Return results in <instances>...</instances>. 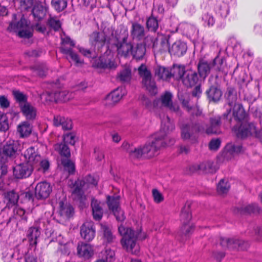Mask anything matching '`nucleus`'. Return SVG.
Returning a JSON list of instances; mask_svg holds the SVG:
<instances>
[{"mask_svg":"<svg viewBox=\"0 0 262 262\" xmlns=\"http://www.w3.org/2000/svg\"><path fill=\"white\" fill-rule=\"evenodd\" d=\"M174 129V125L168 116L161 120L160 131L152 135L149 140L143 145L128 151L132 158L149 159L159 154L162 147L171 146L174 143V139L168 135Z\"/></svg>","mask_w":262,"mask_h":262,"instance_id":"1","label":"nucleus"},{"mask_svg":"<svg viewBox=\"0 0 262 262\" xmlns=\"http://www.w3.org/2000/svg\"><path fill=\"white\" fill-rule=\"evenodd\" d=\"M210 125L205 129L198 124L192 123L184 125L181 128V136L184 140H188L193 137L196 133H202L204 131L207 134H218L221 133V117L216 116L211 118L210 120Z\"/></svg>","mask_w":262,"mask_h":262,"instance_id":"2","label":"nucleus"},{"mask_svg":"<svg viewBox=\"0 0 262 262\" xmlns=\"http://www.w3.org/2000/svg\"><path fill=\"white\" fill-rule=\"evenodd\" d=\"M98 178L89 174L82 179H78L77 181H70L69 185L71 188L72 196L74 200L84 203L86 200V196L84 194V190L88 189L91 186H94L97 185Z\"/></svg>","mask_w":262,"mask_h":262,"instance_id":"3","label":"nucleus"},{"mask_svg":"<svg viewBox=\"0 0 262 262\" xmlns=\"http://www.w3.org/2000/svg\"><path fill=\"white\" fill-rule=\"evenodd\" d=\"M118 231L122 236L121 243L123 247L134 254H138L140 247L136 243L137 237L135 232L132 229L123 226L118 227Z\"/></svg>","mask_w":262,"mask_h":262,"instance_id":"4","label":"nucleus"},{"mask_svg":"<svg viewBox=\"0 0 262 262\" xmlns=\"http://www.w3.org/2000/svg\"><path fill=\"white\" fill-rule=\"evenodd\" d=\"M17 15L13 14V21L10 24L8 30L17 33L18 36L21 38H29L32 37V29L30 26V21L26 19L24 16L21 17L20 20L16 21Z\"/></svg>","mask_w":262,"mask_h":262,"instance_id":"5","label":"nucleus"},{"mask_svg":"<svg viewBox=\"0 0 262 262\" xmlns=\"http://www.w3.org/2000/svg\"><path fill=\"white\" fill-rule=\"evenodd\" d=\"M23 145L18 141L9 140L0 147V161L5 163L15 157L17 152L21 151Z\"/></svg>","mask_w":262,"mask_h":262,"instance_id":"6","label":"nucleus"},{"mask_svg":"<svg viewBox=\"0 0 262 262\" xmlns=\"http://www.w3.org/2000/svg\"><path fill=\"white\" fill-rule=\"evenodd\" d=\"M228 102L227 107V113L224 114V117L228 118V116L231 114L232 109V115L236 120L239 121L244 120L246 117V113L243 106L239 103H236V97L231 94V91H229Z\"/></svg>","mask_w":262,"mask_h":262,"instance_id":"7","label":"nucleus"},{"mask_svg":"<svg viewBox=\"0 0 262 262\" xmlns=\"http://www.w3.org/2000/svg\"><path fill=\"white\" fill-rule=\"evenodd\" d=\"M233 130L238 138H244L249 136H254L262 141V129L257 130L254 123H243L234 127Z\"/></svg>","mask_w":262,"mask_h":262,"instance_id":"8","label":"nucleus"},{"mask_svg":"<svg viewBox=\"0 0 262 262\" xmlns=\"http://www.w3.org/2000/svg\"><path fill=\"white\" fill-rule=\"evenodd\" d=\"M203 3L212 7L216 15L225 19L230 13L227 0H203Z\"/></svg>","mask_w":262,"mask_h":262,"instance_id":"9","label":"nucleus"},{"mask_svg":"<svg viewBox=\"0 0 262 262\" xmlns=\"http://www.w3.org/2000/svg\"><path fill=\"white\" fill-rule=\"evenodd\" d=\"M115 58L114 53L107 47V50L102 57L93 59V67L97 69H111L114 67Z\"/></svg>","mask_w":262,"mask_h":262,"instance_id":"10","label":"nucleus"},{"mask_svg":"<svg viewBox=\"0 0 262 262\" xmlns=\"http://www.w3.org/2000/svg\"><path fill=\"white\" fill-rule=\"evenodd\" d=\"M139 74L142 78V83L151 95L157 93V89L154 81L151 80L150 72L145 65L142 64L138 68Z\"/></svg>","mask_w":262,"mask_h":262,"instance_id":"11","label":"nucleus"},{"mask_svg":"<svg viewBox=\"0 0 262 262\" xmlns=\"http://www.w3.org/2000/svg\"><path fill=\"white\" fill-rule=\"evenodd\" d=\"M191 218L189 205L186 204L182 208L180 214V220L182 223L181 232L185 235H189L193 230L194 227L190 223Z\"/></svg>","mask_w":262,"mask_h":262,"instance_id":"12","label":"nucleus"},{"mask_svg":"<svg viewBox=\"0 0 262 262\" xmlns=\"http://www.w3.org/2000/svg\"><path fill=\"white\" fill-rule=\"evenodd\" d=\"M62 45L60 47L61 52L66 55H69L71 58L77 64H81L82 61L80 59L78 55L73 52L71 47H74L75 43L69 37L66 36L61 38Z\"/></svg>","mask_w":262,"mask_h":262,"instance_id":"13","label":"nucleus"},{"mask_svg":"<svg viewBox=\"0 0 262 262\" xmlns=\"http://www.w3.org/2000/svg\"><path fill=\"white\" fill-rule=\"evenodd\" d=\"M33 171V167L29 163H22L15 166L13 168V174L17 179L29 177Z\"/></svg>","mask_w":262,"mask_h":262,"instance_id":"14","label":"nucleus"},{"mask_svg":"<svg viewBox=\"0 0 262 262\" xmlns=\"http://www.w3.org/2000/svg\"><path fill=\"white\" fill-rule=\"evenodd\" d=\"M107 40V35L104 31L93 32L90 36V42L94 48L99 50L105 43Z\"/></svg>","mask_w":262,"mask_h":262,"instance_id":"15","label":"nucleus"},{"mask_svg":"<svg viewBox=\"0 0 262 262\" xmlns=\"http://www.w3.org/2000/svg\"><path fill=\"white\" fill-rule=\"evenodd\" d=\"M243 150V147L241 145L229 143L224 148L222 156L225 159L230 160L236 155L242 152Z\"/></svg>","mask_w":262,"mask_h":262,"instance_id":"16","label":"nucleus"},{"mask_svg":"<svg viewBox=\"0 0 262 262\" xmlns=\"http://www.w3.org/2000/svg\"><path fill=\"white\" fill-rule=\"evenodd\" d=\"M178 97L182 102L183 106L188 113L192 116H200L202 114V111L197 106L190 107L189 103V95L187 93L183 94L181 92L178 93Z\"/></svg>","mask_w":262,"mask_h":262,"instance_id":"17","label":"nucleus"},{"mask_svg":"<svg viewBox=\"0 0 262 262\" xmlns=\"http://www.w3.org/2000/svg\"><path fill=\"white\" fill-rule=\"evenodd\" d=\"M52 190V187L49 183L41 182L37 184L35 187V196L38 199L47 198Z\"/></svg>","mask_w":262,"mask_h":262,"instance_id":"18","label":"nucleus"},{"mask_svg":"<svg viewBox=\"0 0 262 262\" xmlns=\"http://www.w3.org/2000/svg\"><path fill=\"white\" fill-rule=\"evenodd\" d=\"M81 237L86 241H91L95 237V230L94 223L92 222H86L82 225L80 230Z\"/></svg>","mask_w":262,"mask_h":262,"instance_id":"19","label":"nucleus"},{"mask_svg":"<svg viewBox=\"0 0 262 262\" xmlns=\"http://www.w3.org/2000/svg\"><path fill=\"white\" fill-rule=\"evenodd\" d=\"M213 165L211 162H204L191 165L190 169L191 172L199 171L203 173H213L216 171V168Z\"/></svg>","mask_w":262,"mask_h":262,"instance_id":"20","label":"nucleus"},{"mask_svg":"<svg viewBox=\"0 0 262 262\" xmlns=\"http://www.w3.org/2000/svg\"><path fill=\"white\" fill-rule=\"evenodd\" d=\"M187 49V45L184 42L177 40L169 48L168 51L171 55L180 57L186 53Z\"/></svg>","mask_w":262,"mask_h":262,"instance_id":"21","label":"nucleus"},{"mask_svg":"<svg viewBox=\"0 0 262 262\" xmlns=\"http://www.w3.org/2000/svg\"><path fill=\"white\" fill-rule=\"evenodd\" d=\"M21 257L17 249H6L2 253L4 262H19V259Z\"/></svg>","mask_w":262,"mask_h":262,"instance_id":"22","label":"nucleus"},{"mask_svg":"<svg viewBox=\"0 0 262 262\" xmlns=\"http://www.w3.org/2000/svg\"><path fill=\"white\" fill-rule=\"evenodd\" d=\"M182 81L187 87L193 86L199 81L198 74L192 70H187L186 75L183 77Z\"/></svg>","mask_w":262,"mask_h":262,"instance_id":"23","label":"nucleus"},{"mask_svg":"<svg viewBox=\"0 0 262 262\" xmlns=\"http://www.w3.org/2000/svg\"><path fill=\"white\" fill-rule=\"evenodd\" d=\"M130 35L134 40H140L143 39L145 35L144 27L138 23H133Z\"/></svg>","mask_w":262,"mask_h":262,"instance_id":"24","label":"nucleus"},{"mask_svg":"<svg viewBox=\"0 0 262 262\" xmlns=\"http://www.w3.org/2000/svg\"><path fill=\"white\" fill-rule=\"evenodd\" d=\"M59 207V214L63 220H67L73 216L74 209L70 204L60 202Z\"/></svg>","mask_w":262,"mask_h":262,"instance_id":"25","label":"nucleus"},{"mask_svg":"<svg viewBox=\"0 0 262 262\" xmlns=\"http://www.w3.org/2000/svg\"><path fill=\"white\" fill-rule=\"evenodd\" d=\"M172 94L168 92H165L161 97V101L163 106L168 107L170 111L177 112L179 110V106L176 103H172Z\"/></svg>","mask_w":262,"mask_h":262,"instance_id":"26","label":"nucleus"},{"mask_svg":"<svg viewBox=\"0 0 262 262\" xmlns=\"http://www.w3.org/2000/svg\"><path fill=\"white\" fill-rule=\"evenodd\" d=\"M31 165L33 167V170L35 169L45 173L48 170L50 163L47 159H42L40 155L39 158L36 159Z\"/></svg>","mask_w":262,"mask_h":262,"instance_id":"27","label":"nucleus"},{"mask_svg":"<svg viewBox=\"0 0 262 262\" xmlns=\"http://www.w3.org/2000/svg\"><path fill=\"white\" fill-rule=\"evenodd\" d=\"M26 163L31 165L37 158H39L40 155L36 151L34 147L30 146L22 154Z\"/></svg>","mask_w":262,"mask_h":262,"instance_id":"28","label":"nucleus"},{"mask_svg":"<svg viewBox=\"0 0 262 262\" xmlns=\"http://www.w3.org/2000/svg\"><path fill=\"white\" fill-rule=\"evenodd\" d=\"M77 253L80 256L89 258L93 255L94 251L91 245L81 243L77 246Z\"/></svg>","mask_w":262,"mask_h":262,"instance_id":"29","label":"nucleus"},{"mask_svg":"<svg viewBox=\"0 0 262 262\" xmlns=\"http://www.w3.org/2000/svg\"><path fill=\"white\" fill-rule=\"evenodd\" d=\"M53 124L55 126H61L64 130H70L72 128V121L61 116H56L54 117Z\"/></svg>","mask_w":262,"mask_h":262,"instance_id":"30","label":"nucleus"},{"mask_svg":"<svg viewBox=\"0 0 262 262\" xmlns=\"http://www.w3.org/2000/svg\"><path fill=\"white\" fill-rule=\"evenodd\" d=\"M116 47H117L118 54L121 56H127L131 54L133 46L126 42V38L125 37L120 43L116 42Z\"/></svg>","mask_w":262,"mask_h":262,"instance_id":"31","label":"nucleus"},{"mask_svg":"<svg viewBox=\"0 0 262 262\" xmlns=\"http://www.w3.org/2000/svg\"><path fill=\"white\" fill-rule=\"evenodd\" d=\"M186 71L185 66L174 64L170 69L171 77L178 80H182L183 77L186 75Z\"/></svg>","mask_w":262,"mask_h":262,"instance_id":"32","label":"nucleus"},{"mask_svg":"<svg viewBox=\"0 0 262 262\" xmlns=\"http://www.w3.org/2000/svg\"><path fill=\"white\" fill-rule=\"evenodd\" d=\"M21 110L26 118L28 120L34 119L36 115V110L34 107L29 103H25L20 105Z\"/></svg>","mask_w":262,"mask_h":262,"instance_id":"33","label":"nucleus"},{"mask_svg":"<svg viewBox=\"0 0 262 262\" xmlns=\"http://www.w3.org/2000/svg\"><path fill=\"white\" fill-rule=\"evenodd\" d=\"M40 234V228L38 227H31L29 228L27 232V236L30 241V245H36L37 239Z\"/></svg>","mask_w":262,"mask_h":262,"instance_id":"34","label":"nucleus"},{"mask_svg":"<svg viewBox=\"0 0 262 262\" xmlns=\"http://www.w3.org/2000/svg\"><path fill=\"white\" fill-rule=\"evenodd\" d=\"M198 68L200 77L205 79L209 74L210 70L212 69L211 62H208L202 60L200 61Z\"/></svg>","mask_w":262,"mask_h":262,"instance_id":"35","label":"nucleus"},{"mask_svg":"<svg viewBox=\"0 0 262 262\" xmlns=\"http://www.w3.org/2000/svg\"><path fill=\"white\" fill-rule=\"evenodd\" d=\"M93 218L96 221H99L103 215V210L100 203L95 199H93L91 202Z\"/></svg>","mask_w":262,"mask_h":262,"instance_id":"36","label":"nucleus"},{"mask_svg":"<svg viewBox=\"0 0 262 262\" xmlns=\"http://www.w3.org/2000/svg\"><path fill=\"white\" fill-rule=\"evenodd\" d=\"M19 195L14 190H11L5 194V200L8 207H12L17 204Z\"/></svg>","mask_w":262,"mask_h":262,"instance_id":"37","label":"nucleus"},{"mask_svg":"<svg viewBox=\"0 0 262 262\" xmlns=\"http://www.w3.org/2000/svg\"><path fill=\"white\" fill-rule=\"evenodd\" d=\"M146 52L145 46L142 43L137 44L135 47H132L131 54L137 60L142 59Z\"/></svg>","mask_w":262,"mask_h":262,"instance_id":"38","label":"nucleus"},{"mask_svg":"<svg viewBox=\"0 0 262 262\" xmlns=\"http://www.w3.org/2000/svg\"><path fill=\"white\" fill-rule=\"evenodd\" d=\"M17 132L21 137H26L30 135L32 126L28 121H24L17 127Z\"/></svg>","mask_w":262,"mask_h":262,"instance_id":"39","label":"nucleus"},{"mask_svg":"<svg viewBox=\"0 0 262 262\" xmlns=\"http://www.w3.org/2000/svg\"><path fill=\"white\" fill-rule=\"evenodd\" d=\"M221 245L224 247H227L229 248H236L240 247L241 242L239 240H235L233 238L229 239L227 238H221Z\"/></svg>","mask_w":262,"mask_h":262,"instance_id":"40","label":"nucleus"},{"mask_svg":"<svg viewBox=\"0 0 262 262\" xmlns=\"http://www.w3.org/2000/svg\"><path fill=\"white\" fill-rule=\"evenodd\" d=\"M208 97L210 100L214 102L218 101L222 96V91L215 86H211L208 91H207Z\"/></svg>","mask_w":262,"mask_h":262,"instance_id":"41","label":"nucleus"},{"mask_svg":"<svg viewBox=\"0 0 262 262\" xmlns=\"http://www.w3.org/2000/svg\"><path fill=\"white\" fill-rule=\"evenodd\" d=\"M46 12L45 8L41 5H35L32 10L34 17L37 20L42 19L45 16Z\"/></svg>","mask_w":262,"mask_h":262,"instance_id":"42","label":"nucleus"},{"mask_svg":"<svg viewBox=\"0 0 262 262\" xmlns=\"http://www.w3.org/2000/svg\"><path fill=\"white\" fill-rule=\"evenodd\" d=\"M155 75L159 79L166 80L171 77L170 70L163 67L158 66L155 69Z\"/></svg>","mask_w":262,"mask_h":262,"instance_id":"43","label":"nucleus"},{"mask_svg":"<svg viewBox=\"0 0 262 262\" xmlns=\"http://www.w3.org/2000/svg\"><path fill=\"white\" fill-rule=\"evenodd\" d=\"M54 148L61 156L69 158L71 156L70 149L65 143H57Z\"/></svg>","mask_w":262,"mask_h":262,"instance_id":"44","label":"nucleus"},{"mask_svg":"<svg viewBox=\"0 0 262 262\" xmlns=\"http://www.w3.org/2000/svg\"><path fill=\"white\" fill-rule=\"evenodd\" d=\"M57 102H66L73 98V95L67 90H62L55 92Z\"/></svg>","mask_w":262,"mask_h":262,"instance_id":"45","label":"nucleus"},{"mask_svg":"<svg viewBox=\"0 0 262 262\" xmlns=\"http://www.w3.org/2000/svg\"><path fill=\"white\" fill-rule=\"evenodd\" d=\"M104 259H99L95 262H114L115 261V251L111 250L110 248L106 247L103 254Z\"/></svg>","mask_w":262,"mask_h":262,"instance_id":"46","label":"nucleus"},{"mask_svg":"<svg viewBox=\"0 0 262 262\" xmlns=\"http://www.w3.org/2000/svg\"><path fill=\"white\" fill-rule=\"evenodd\" d=\"M105 107L111 108L115 105V90L112 91L108 94L103 101Z\"/></svg>","mask_w":262,"mask_h":262,"instance_id":"47","label":"nucleus"},{"mask_svg":"<svg viewBox=\"0 0 262 262\" xmlns=\"http://www.w3.org/2000/svg\"><path fill=\"white\" fill-rule=\"evenodd\" d=\"M51 5L56 11L61 12L67 7V2L66 0H52Z\"/></svg>","mask_w":262,"mask_h":262,"instance_id":"48","label":"nucleus"},{"mask_svg":"<svg viewBox=\"0 0 262 262\" xmlns=\"http://www.w3.org/2000/svg\"><path fill=\"white\" fill-rule=\"evenodd\" d=\"M224 59L216 56L214 60L211 62L212 69L216 71H221L223 70Z\"/></svg>","mask_w":262,"mask_h":262,"instance_id":"49","label":"nucleus"},{"mask_svg":"<svg viewBox=\"0 0 262 262\" xmlns=\"http://www.w3.org/2000/svg\"><path fill=\"white\" fill-rule=\"evenodd\" d=\"M229 185L224 179L221 180L217 186V192L221 194L226 193L229 189Z\"/></svg>","mask_w":262,"mask_h":262,"instance_id":"50","label":"nucleus"},{"mask_svg":"<svg viewBox=\"0 0 262 262\" xmlns=\"http://www.w3.org/2000/svg\"><path fill=\"white\" fill-rule=\"evenodd\" d=\"M41 100H44L46 102L57 101L56 92L52 93L45 92L40 95Z\"/></svg>","mask_w":262,"mask_h":262,"instance_id":"51","label":"nucleus"},{"mask_svg":"<svg viewBox=\"0 0 262 262\" xmlns=\"http://www.w3.org/2000/svg\"><path fill=\"white\" fill-rule=\"evenodd\" d=\"M65 170L68 171L69 174H73L75 171L74 163L69 159H63L61 161Z\"/></svg>","mask_w":262,"mask_h":262,"instance_id":"52","label":"nucleus"},{"mask_svg":"<svg viewBox=\"0 0 262 262\" xmlns=\"http://www.w3.org/2000/svg\"><path fill=\"white\" fill-rule=\"evenodd\" d=\"M48 24L55 31L58 30L61 28V23L56 17L50 16Z\"/></svg>","mask_w":262,"mask_h":262,"instance_id":"53","label":"nucleus"},{"mask_svg":"<svg viewBox=\"0 0 262 262\" xmlns=\"http://www.w3.org/2000/svg\"><path fill=\"white\" fill-rule=\"evenodd\" d=\"M34 74L38 75L40 77H43L46 76L48 69L46 66L40 64L35 66L33 69Z\"/></svg>","mask_w":262,"mask_h":262,"instance_id":"54","label":"nucleus"},{"mask_svg":"<svg viewBox=\"0 0 262 262\" xmlns=\"http://www.w3.org/2000/svg\"><path fill=\"white\" fill-rule=\"evenodd\" d=\"M119 78L121 81L124 82H128L131 78V71L128 68H125L120 72L118 76Z\"/></svg>","mask_w":262,"mask_h":262,"instance_id":"55","label":"nucleus"},{"mask_svg":"<svg viewBox=\"0 0 262 262\" xmlns=\"http://www.w3.org/2000/svg\"><path fill=\"white\" fill-rule=\"evenodd\" d=\"M260 211V209L256 204L247 205L243 208L242 212L244 213H256Z\"/></svg>","mask_w":262,"mask_h":262,"instance_id":"56","label":"nucleus"},{"mask_svg":"<svg viewBox=\"0 0 262 262\" xmlns=\"http://www.w3.org/2000/svg\"><path fill=\"white\" fill-rule=\"evenodd\" d=\"M154 201L157 204H160L164 200L163 194L157 189H152L151 191Z\"/></svg>","mask_w":262,"mask_h":262,"instance_id":"57","label":"nucleus"},{"mask_svg":"<svg viewBox=\"0 0 262 262\" xmlns=\"http://www.w3.org/2000/svg\"><path fill=\"white\" fill-rule=\"evenodd\" d=\"M202 21L205 26H212L215 23V19L211 14L206 13L202 16Z\"/></svg>","mask_w":262,"mask_h":262,"instance_id":"58","label":"nucleus"},{"mask_svg":"<svg viewBox=\"0 0 262 262\" xmlns=\"http://www.w3.org/2000/svg\"><path fill=\"white\" fill-rule=\"evenodd\" d=\"M146 26L149 30L155 32L158 28V23L155 18L149 17L146 21Z\"/></svg>","mask_w":262,"mask_h":262,"instance_id":"59","label":"nucleus"},{"mask_svg":"<svg viewBox=\"0 0 262 262\" xmlns=\"http://www.w3.org/2000/svg\"><path fill=\"white\" fill-rule=\"evenodd\" d=\"M8 128V119L6 115L0 114V131H6Z\"/></svg>","mask_w":262,"mask_h":262,"instance_id":"60","label":"nucleus"},{"mask_svg":"<svg viewBox=\"0 0 262 262\" xmlns=\"http://www.w3.org/2000/svg\"><path fill=\"white\" fill-rule=\"evenodd\" d=\"M13 94L16 101L20 103V105H21V104H24L25 103H27V97L26 95L24 94L23 93L16 91H14Z\"/></svg>","mask_w":262,"mask_h":262,"instance_id":"61","label":"nucleus"},{"mask_svg":"<svg viewBox=\"0 0 262 262\" xmlns=\"http://www.w3.org/2000/svg\"><path fill=\"white\" fill-rule=\"evenodd\" d=\"M101 229L103 232L104 239L110 243L112 242L113 236L110 229L105 225H101Z\"/></svg>","mask_w":262,"mask_h":262,"instance_id":"62","label":"nucleus"},{"mask_svg":"<svg viewBox=\"0 0 262 262\" xmlns=\"http://www.w3.org/2000/svg\"><path fill=\"white\" fill-rule=\"evenodd\" d=\"M119 197L116 196V219L119 221L122 222L125 219V216L123 211L117 205V200Z\"/></svg>","mask_w":262,"mask_h":262,"instance_id":"63","label":"nucleus"},{"mask_svg":"<svg viewBox=\"0 0 262 262\" xmlns=\"http://www.w3.org/2000/svg\"><path fill=\"white\" fill-rule=\"evenodd\" d=\"M11 216L8 215V213L5 211H2L0 213V224L4 225H8L10 222Z\"/></svg>","mask_w":262,"mask_h":262,"instance_id":"64","label":"nucleus"}]
</instances>
